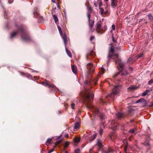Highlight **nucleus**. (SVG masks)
Returning a JSON list of instances; mask_svg holds the SVG:
<instances>
[{
  "label": "nucleus",
  "mask_w": 153,
  "mask_h": 153,
  "mask_svg": "<svg viewBox=\"0 0 153 153\" xmlns=\"http://www.w3.org/2000/svg\"><path fill=\"white\" fill-rule=\"evenodd\" d=\"M98 80V78H96L94 80H86L85 82L84 88L85 90V103L87 107L92 111L94 115L100 117L102 120H103L105 119V116L101 112V110L99 108H97L91 104V102L93 99L94 95L92 91H90L89 90L91 87V85L92 83L95 85L96 84Z\"/></svg>",
  "instance_id": "nucleus-1"
},
{
  "label": "nucleus",
  "mask_w": 153,
  "mask_h": 153,
  "mask_svg": "<svg viewBox=\"0 0 153 153\" xmlns=\"http://www.w3.org/2000/svg\"><path fill=\"white\" fill-rule=\"evenodd\" d=\"M128 73L126 71H125L123 73L121 74L120 76L121 77L120 79H117V81H119V82H116L117 83L119 84V85H116L112 89V92L110 94L107 96V97H110L111 99H113L114 96L117 95L120 93V92L121 89H122V85H120V83H122L123 84L125 85L127 84L128 83L127 82H124L125 80L127 79V76Z\"/></svg>",
  "instance_id": "nucleus-2"
},
{
  "label": "nucleus",
  "mask_w": 153,
  "mask_h": 153,
  "mask_svg": "<svg viewBox=\"0 0 153 153\" xmlns=\"http://www.w3.org/2000/svg\"><path fill=\"white\" fill-rule=\"evenodd\" d=\"M16 26L17 27V30L14 32L10 34V39H12L18 34H20L22 39L25 42L29 41L30 38L29 33L26 30L25 27L23 25H21L18 27L16 24Z\"/></svg>",
  "instance_id": "nucleus-3"
},
{
  "label": "nucleus",
  "mask_w": 153,
  "mask_h": 153,
  "mask_svg": "<svg viewBox=\"0 0 153 153\" xmlns=\"http://www.w3.org/2000/svg\"><path fill=\"white\" fill-rule=\"evenodd\" d=\"M108 51L109 53L108 55V60L106 62L107 65H108L109 62L112 57H114L113 59L115 60L116 63L118 64V66L119 67V71H121L123 68L124 64L121 62L120 59L119 58L118 54L114 53V50L112 46L109 48Z\"/></svg>",
  "instance_id": "nucleus-4"
},
{
  "label": "nucleus",
  "mask_w": 153,
  "mask_h": 153,
  "mask_svg": "<svg viewBox=\"0 0 153 153\" xmlns=\"http://www.w3.org/2000/svg\"><path fill=\"white\" fill-rule=\"evenodd\" d=\"M116 117L115 120H113L111 123V125L112 126V128H114V129H116L117 127V123H116V121H117V120H120L123 117V114L122 113L118 112L116 114Z\"/></svg>",
  "instance_id": "nucleus-5"
},
{
  "label": "nucleus",
  "mask_w": 153,
  "mask_h": 153,
  "mask_svg": "<svg viewBox=\"0 0 153 153\" xmlns=\"http://www.w3.org/2000/svg\"><path fill=\"white\" fill-rule=\"evenodd\" d=\"M87 68L88 71L86 73V76L88 77L89 75H90L91 73L94 71V68L93 65L91 63L88 64L87 65Z\"/></svg>",
  "instance_id": "nucleus-6"
},
{
  "label": "nucleus",
  "mask_w": 153,
  "mask_h": 153,
  "mask_svg": "<svg viewBox=\"0 0 153 153\" xmlns=\"http://www.w3.org/2000/svg\"><path fill=\"white\" fill-rule=\"evenodd\" d=\"M97 134L94 133L92 135L90 134L89 135H84V137L85 138L87 142H91L96 137Z\"/></svg>",
  "instance_id": "nucleus-7"
},
{
  "label": "nucleus",
  "mask_w": 153,
  "mask_h": 153,
  "mask_svg": "<svg viewBox=\"0 0 153 153\" xmlns=\"http://www.w3.org/2000/svg\"><path fill=\"white\" fill-rule=\"evenodd\" d=\"M62 39L63 40L66 53L69 57H71L72 56L71 52L68 50L66 48V44L67 42V36L65 35H64L62 37Z\"/></svg>",
  "instance_id": "nucleus-8"
},
{
  "label": "nucleus",
  "mask_w": 153,
  "mask_h": 153,
  "mask_svg": "<svg viewBox=\"0 0 153 153\" xmlns=\"http://www.w3.org/2000/svg\"><path fill=\"white\" fill-rule=\"evenodd\" d=\"M87 15V16L88 17V22H89V27H90V28L91 29H92V28H93V27L94 25V21L93 20V21H92V22L91 23H90V21H91L90 20V15L88 13Z\"/></svg>",
  "instance_id": "nucleus-9"
},
{
  "label": "nucleus",
  "mask_w": 153,
  "mask_h": 153,
  "mask_svg": "<svg viewBox=\"0 0 153 153\" xmlns=\"http://www.w3.org/2000/svg\"><path fill=\"white\" fill-rule=\"evenodd\" d=\"M96 25V28L97 30V32L99 34H102V33H101L100 32V28L101 27V22L100 21H99L98 22Z\"/></svg>",
  "instance_id": "nucleus-10"
},
{
  "label": "nucleus",
  "mask_w": 153,
  "mask_h": 153,
  "mask_svg": "<svg viewBox=\"0 0 153 153\" xmlns=\"http://www.w3.org/2000/svg\"><path fill=\"white\" fill-rule=\"evenodd\" d=\"M42 84H44V85L45 86H48V87H51L53 88L54 89L56 88L54 85H51L48 82H43L42 83Z\"/></svg>",
  "instance_id": "nucleus-11"
},
{
  "label": "nucleus",
  "mask_w": 153,
  "mask_h": 153,
  "mask_svg": "<svg viewBox=\"0 0 153 153\" xmlns=\"http://www.w3.org/2000/svg\"><path fill=\"white\" fill-rule=\"evenodd\" d=\"M117 0H111V6L113 8L117 6Z\"/></svg>",
  "instance_id": "nucleus-12"
},
{
  "label": "nucleus",
  "mask_w": 153,
  "mask_h": 153,
  "mask_svg": "<svg viewBox=\"0 0 153 153\" xmlns=\"http://www.w3.org/2000/svg\"><path fill=\"white\" fill-rule=\"evenodd\" d=\"M105 128V126L104 125L103 122L102 121V123L101 124L100 126V128L99 131V133L100 135H101L103 132V128Z\"/></svg>",
  "instance_id": "nucleus-13"
},
{
  "label": "nucleus",
  "mask_w": 153,
  "mask_h": 153,
  "mask_svg": "<svg viewBox=\"0 0 153 153\" xmlns=\"http://www.w3.org/2000/svg\"><path fill=\"white\" fill-rule=\"evenodd\" d=\"M57 28H58V29L59 31V33H60V35L61 36L62 38L63 36L65 35L67 36L66 33H64V34H62V30L61 28L59 25H58V24L57 25Z\"/></svg>",
  "instance_id": "nucleus-14"
},
{
  "label": "nucleus",
  "mask_w": 153,
  "mask_h": 153,
  "mask_svg": "<svg viewBox=\"0 0 153 153\" xmlns=\"http://www.w3.org/2000/svg\"><path fill=\"white\" fill-rule=\"evenodd\" d=\"M53 17L54 19L55 22L56 24L57 25L58 22V19L57 16L56 15H53Z\"/></svg>",
  "instance_id": "nucleus-15"
},
{
  "label": "nucleus",
  "mask_w": 153,
  "mask_h": 153,
  "mask_svg": "<svg viewBox=\"0 0 153 153\" xmlns=\"http://www.w3.org/2000/svg\"><path fill=\"white\" fill-rule=\"evenodd\" d=\"M146 102V100L143 99H140L136 102V103H141Z\"/></svg>",
  "instance_id": "nucleus-16"
},
{
  "label": "nucleus",
  "mask_w": 153,
  "mask_h": 153,
  "mask_svg": "<svg viewBox=\"0 0 153 153\" xmlns=\"http://www.w3.org/2000/svg\"><path fill=\"white\" fill-rule=\"evenodd\" d=\"M71 69L73 72L75 74H76L77 72V68L76 66H72Z\"/></svg>",
  "instance_id": "nucleus-17"
},
{
  "label": "nucleus",
  "mask_w": 153,
  "mask_h": 153,
  "mask_svg": "<svg viewBox=\"0 0 153 153\" xmlns=\"http://www.w3.org/2000/svg\"><path fill=\"white\" fill-rule=\"evenodd\" d=\"M96 144L99 146V148L98 149L99 150H100L101 147L102 146V143L99 139H98L97 140V142Z\"/></svg>",
  "instance_id": "nucleus-18"
},
{
  "label": "nucleus",
  "mask_w": 153,
  "mask_h": 153,
  "mask_svg": "<svg viewBox=\"0 0 153 153\" xmlns=\"http://www.w3.org/2000/svg\"><path fill=\"white\" fill-rule=\"evenodd\" d=\"M152 90L151 89L150 90H146L144 92H143V93H142V95L143 96H146L147 94H148V92H149L151 91Z\"/></svg>",
  "instance_id": "nucleus-19"
},
{
  "label": "nucleus",
  "mask_w": 153,
  "mask_h": 153,
  "mask_svg": "<svg viewBox=\"0 0 153 153\" xmlns=\"http://www.w3.org/2000/svg\"><path fill=\"white\" fill-rule=\"evenodd\" d=\"M79 123L78 122H76L74 127V129H77L79 127Z\"/></svg>",
  "instance_id": "nucleus-20"
},
{
  "label": "nucleus",
  "mask_w": 153,
  "mask_h": 153,
  "mask_svg": "<svg viewBox=\"0 0 153 153\" xmlns=\"http://www.w3.org/2000/svg\"><path fill=\"white\" fill-rule=\"evenodd\" d=\"M113 152V150L111 149H109L106 151H105L103 153H112Z\"/></svg>",
  "instance_id": "nucleus-21"
},
{
  "label": "nucleus",
  "mask_w": 153,
  "mask_h": 153,
  "mask_svg": "<svg viewBox=\"0 0 153 153\" xmlns=\"http://www.w3.org/2000/svg\"><path fill=\"white\" fill-rule=\"evenodd\" d=\"M0 5L4 9V17L5 18H7V15H6V11L4 10V8L2 5V4L1 3V1H0Z\"/></svg>",
  "instance_id": "nucleus-22"
},
{
  "label": "nucleus",
  "mask_w": 153,
  "mask_h": 153,
  "mask_svg": "<svg viewBox=\"0 0 153 153\" xmlns=\"http://www.w3.org/2000/svg\"><path fill=\"white\" fill-rule=\"evenodd\" d=\"M74 140L75 143H78L79 142L80 139L79 138H74Z\"/></svg>",
  "instance_id": "nucleus-23"
},
{
  "label": "nucleus",
  "mask_w": 153,
  "mask_h": 153,
  "mask_svg": "<svg viewBox=\"0 0 153 153\" xmlns=\"http://www.w3.org/2000/svg\"><path fill=\"white\" fill-rule=\"evenodd\" d=\"M143 144L145 146H148V147H149V144L147 140H146L143 143Z\"/></svg>",
  "instance_id": "nucleus-24"
},
{
  "label": "nucleus",
  "mask_w": 153,
  "mask_h": 153,
  "mask_svg": "<svg viewBox=\"0 0 153 153\" xmlns=\"http://www.w3.org/2000/svg\"><path fill=\"white\" fill-rule=\"evenodd\" d=\"M137 88V87H136L134 86H132L130 87H129L127 88L128 90H132L134 89H135Z\"/></svg>",
  "instance_id": "nucleus-25"
},
{
  "label": "nucleus",
  "mask_w": 153,
  "mask_h": 153,
  "mask_svg": "<svg viewBox=\"0 0 153 153\" xmlns=\"http://www.w3.org/2000/svg\"><path fill=\"white\" fill-rule=\"evenodd\" d=\"M99 9L100 10V13L101 15H103L104 13V10L102 8H99Z\"/></svg>",
  "instance_id": "nucleus-26"
},
{
  "label": "nucleus",
  "mask_w": 153,
  "mask_h": 153,
  "mask_svg": "<svg viewBox=\"0 0 153 153\" xmlns=\"http://www.w3.org/2000/svg\"><path fill=\"white\" fill-rule=\"evenodd\" d=\"M143 54H140L138 55L137 56H135L136 59H135V60H136L137 59L142 57L143 56Z\"/></svg>",
  "instance_id": "nucleus-27"
},
{
  "label": "nucleus",
  "mask_w": 153,
  "mask_h": 153,
  "mask_svg": "<svg viewBox=\"0 0 153 153\" xmlns=\"http://www.w3.org/2000/svg\"><path fill=\"white\" fill-rule=\"evenodd\" d=\"M136 59V57H134V58H131L130 57L129 58L128 60V62H130L131 61H132L133 60L134 61L136 60H135V59Z\"/></svg>",
  "instance_id": "nucleus-28"
},
{
  "label": "nucleus",
  "mask_w": 153,
  "mask_h": 153,
  "mask_svg": "<svg viewBox=\"0 0 153 153\" xmlns=\"http://www.w3.org/2000/svg\"><path fill=\"white\" fill-rule=\"evenodd\" d=\"M148 16L149 19L153 21V16L151 14L148 15Z\"/></svg>",
  "instance_id": "nucleus-29"
},
{
  "label": "nucleus",
  "mask_w": 153,
  "mask_h": 153,
  "mask_svg": "<svg viewBox=\"0 0 153 153\" xmlns=\"http://www.w3.org/2000/svg\"><path fill=\"white\" fill-rule=\"evenodd\" d=\"M53 138V137H52L51 138H48L47 139V143H51V140Z\"/></svg>",
  "instance_id": "nucleus-30"
},
{
  "label": "nucleus",
  "mask_w": 153,
  "mask_h": 153,
  "mask_svg": "<svg viewBox=\"0 0 153 153\" xmlns=\"http://www.w3.org/2000/svg\"><path fill=\"white\" fill-rule=\"evenodd\" d=\"M120 74V72H118L116 74H115L114 76V78H115L117 76H119Z\"/></svg>",
  "instance_id": "nucleus-31"
},
{
  "label": "nucleus",
  "mask_w": 153,
  "mask_h": 153,
  "mask_svg": "<svg viewBox=\"0 0 153 153\" xmlns=\"http://www.w3.org/2000/svg\"><path fill=\"white\" fill-rule=\"evenodd\" d=\"M152 83H153V79H152L149 81L148 82V84L149 85H151Z\"/></svg>",
  "instance_id": "nucleus-32"
},
{
  "label": "nucleus",
  "mask_w": 153,
  "mask_h": 153,
  "mask_svg": "<svg viewBox=\"0 0 153 153\" xmlns=\"http://www.w3.org/2000/svg\"><path fill=\"white\" fill-rule=\"evenodd\" d=\"M135 132V131L134 129H132L130 130L129 131V132L131 133V134H133Z\"/></svg>",
  "instance_id": "nucleus-33"
},
{
  "label": "nucleus",
  "mask_w": 153,
  "mask_h": 153,
  "mask_svg": "<svg viewBox=\"0 0 153 153\" xmlns=\"http://www.w3.org/2000/svg\"><path fill=\"white\" fill-rule=\"evenodd\" d=\"M75 106V104L74 103H72L71 104V108L73 109H74L75 108H74Z\"/></svg>",
  "instance_id": "nucleus-34"
},
{
  "label": "nucleus",
  "mask_w": 153,
  "mask_h": 153,
  "mask_svg": "<svg viewBox=\"0 0 153 153\" xmlns=\"http://www.w3.org/2000/svg\"><path fill=\"white\" fill-rule=\"evenodd\" d=\"M111 29H112V30H111V32H112V30H115V25H112Z\"/></svg>",
  "instance_id": "nucleus-35"
},
{
  "label": "nucleus",
  "mask_w": 153,
  "mask_h": 153,
  "mask_svg": "<svg viewBox=\"0 0 153 153\" xmlns=\"http://www.w3.org/2000/svg\"><path fill=\"white\" fill-rule=\"evenodd\" d=\"M75 153H80V150L79 149H76L75 150Z\"/></svg>",
  "instance_id": "nucleus-36"
},
{
  "label": "nucleus",
  "mask_w": 153,
  "mask_h": 153,
  "mask_svg": "<svg viewBox=\"0 0 153 153\" xmlns=\"http://www.w3.org/2000/svg\"><path fill=\"white\" fill-rule=\"evenodd\" d=\"M112 39L113 41V42H114L115 43V42H117L116 40H115V38L113 36V34L112 35Z\"/></svg>",
  "instance_id": "nucleus-37"
},
{
  "label": "nucleus",
  "mask_w": 153,
  "mask_h": 153,
  "mask_svg": "<svg viewBox=\"0 0 153 153\" xmlns=\"http://www.w3.org/2000/svg\"><path fill=\"white\" fill-rule=\"evenodd\" d=\"M98 4L99 8H100V7L102 5V2L101 1H100L99 3Z\"/></svg>",
  "instance_id": "nucleus-38"
},
{
  "label": "nucleus",
  "mask_w": 153,
  "mask_h": 153,
  "mask_svg": "<svg viewBox=\"0 0 153 153\" xmlns=\"http://www.w3.org/2000/svg\"><path fill=\"white\" fill-rule=\"evenodd\" d=\"M33 13L35 16H36L35 14H36L37 16L38 15L39 13L38 12L36 11H34L33 12Z\"/></svg>",
  "instance_id": "nucleus-39"
},
{
  "label": "nucleus",
  "mask_w": 153,
  "mask_h": 153,
  "mask_svg": "<svg viewBox=\"0 0 153 153\" xmlns=\"http://www.w3.org/2000/svg\"><path fill=\"white\" fill-rule=\"evenodd\" d=\"M128 70L130 72L132 71L133 70V68L132 67H129L128 68Z\"/></svg>",
  "instance_id": "nucleus-40"
},
{
  "label": "nucleus",
  "mask_w": 153,
  "mask_h": 153,
  "mask_svg": "<svg viewBox=\"0 0 153 153\" xmlns=\"http://www.w3.org/2000/svg\"><path fill=\"white\" fill-rule=\"evenodd\" d=\"M91 7H89L88 8V13L87 14H88V13L89 14V13H88L89 12V11H91Z\"/></svg>",
  "instance_id": "nucleus-41"
},
{
  "label": "nucleus",
  "mask_w": 153,
  "mask_h": 153,
  "mask_svg": "<svg viewBox=\"0 0 153 153\" xmlns=\"http://www.w3.org/2000/svg\"><path fill=\"white\" fill-rule=\"evenodd\" d=\"M54 149H51L50 151L48 152V153H51L54 151Z\"/></svg>",
  "instance_id": "nucleus-42"
},
{
  "label": "nucleus",
  "mask_w": 153,
  "mask_h": 153,
  "mask_svg": "<svg viewBox=\"0 0 153 153\" xmlns=\"http://www.w3.org/2000/svg\"><path fill=\"white\" fill-rule=\"evenodd\" d=\"M57 139H61L60 140H62V135H60L59 137Z\"/></svg>",
  "instance_id": "nucleus-43"
},
{
  "label": "nucleus",
  "mask_w": 153,
  "mask_h": 153,
  "mask_svg": "<svg viewBox=\"0 0 153 153\" xmlns=\"http://www.w3.org/2000/svg\"><path fill=\"white\" fill-rule=\"evenodd\" d=\"M94 38V37L93 36H91L90 37V40L92 41Z\"/></svg>",
  "instance_id": "nucleus-44"
},
{
  "label": "nucleus",
  "mask_w": 153,
  "mask_h": 153,
  "mask_svg": "<svg viewBox=\"0 0 153 153\" xmlns=\"http://www.w3.org/2000/svg\"><path fill=\"white\" fill-rule=\"evenodd\" d=\"M65 137H66L68 138L69 137L68 134V133H66L65 134Z\"/></svg>",
  "instance_id": "nucleus-45"
},
{
  "label": "nucleus",
  "mask_w": 153,
  "mask_h": 153,
  "mask_svg": "<svg viewBox=\"0 0 153 153\" xmlns=\"http://www.w3.org/2000/svg\"><path fill=\"white\" fill-rule=\"evenodd\" d=\"M61 141V140H58V141H57L56 142V143L57 144H58L59 143H60V142Z\"/></svg>",
  "instance_id": "nucleus-46"
},
{
  "label": "nucleus",
  "mask_w": 153,
  "mask_h": 153,
  "mask_svg": "<svg viewBox=\"0 0 153 153\" xmlns=\"http://www.w3.org/2000/svg\"><path fill=\"white\" fill-rule=\"evenodd\" d=\"M94 5L95 7H97V4L96 3V2L94 3Z\"/></svg>",
  "instance_id": "nucleus-47"
},
{
  "label": "nucleus",
  "mask_w": 153,
  "mask_h": 153,
  "mask_svg": "<svg viewBox=\"0 0 153 153\" xmlns=\"http://www.w3.org/2000/svg\"><path fill=\"white\" fill-rule=\"evenodd\" d=\"M101 101L102 102L103 104H105V102L104 101V100L102 99H101Z\"/></svg>",
  "instance_id": "nucleus-48"
},
{
  "label": "nucleus",
  "mask_w": 153,
  "mask_h": 153,
  "mask_svg": "<svg viewBox=\"0 0 153 153\" xmlns=\"http://www.w3.org/2000/svg\"><path fill=\"white\" fill-rule=\"evenodd\" d=\"M143 19H140V20H139V22L140 23L141 22H142V21H143Z\"/></svg>",
  "instance_id": "nucleus-49"
},
{
  "label": "nucleus",
  "mask_w": 153,
  "mask_h": 153,
  "mask_svg": "<svg viewBox=\"0 0 153 153\" xmlns=\"http://www.w3.org/2000/svg\"><path fill=\"white\" fill-rule=\"evenodd\" d=\"M10 1H10V0H9L8 1V2H9V3H11L13 1V0H10Z\"/></svg>",
  "instance_id": "nucleus-50"
},
{
  "label": "nucleus",
  "mask_w": 153,
  "mask_h": 153,
  "mask_svg": "<svg viewBox=\"0 0 153 153\" xmlns=\"http://www.w3.org/2000/svg\"><path fill=\"white\" fill-rule=\"evenodd\" d=\"M52 1L53 3H55L56 2L55 0H52Z\"/></svg>",
  "instance_id": "nucleus-51"
},
{
  "label": "nucleus",
  "mask_w": 153,
  "mask_h": 153,
  "mask_svg": "<svg viewBox=\"0 0 153 153\" xmlns=\"http://www.w3.org/2000/svg\"><path fill=\"white\" fill-rule=\"evenodd\" d=\"M107 13H108V11H105V12H104V14H106Z\"/></svg>",
  "instance_id": "nucleus-52"
},
{
  "label": "nucleus",
  "mask_w": 153,
  "mask_h": 153,
  "mask_svg": "<svg viewBox=\"0 0 153 153\" xmlns=\"http://www.w3.org/2000/svg\"><path fill=\"white\" fill-rule=\"evenodd\" d=\"M57 8H58V9H60V6H59V5H57Z\"/></svg>",
  "instance_id": "nucleus-53"
},
{
  "label": "nucleus",
  "mask_w": 153,
  "mask_h": 153,
  "mask_svg": "<svg viewBox=\"0 0 153 153\" xmlns=\"http://www.w3.org/2000/svg\"><path fill=\"white\" fill-rule=\"evenodd\" d=\"M101 70L102 71L104 70V68L103 67H102L101 68Z\"/></svg>",
  "instance_id": "nucleus-54"
},
{
  "label": "nucleus",
  "mask_w": 153,
  "mask_h": 153,
  "mask_svg": "<svg viewBox=\"0 0 153 153\" xmlns=\"http://www.w3.org/2000/svg\"><path fill=\"white\" fill-rule=\"evenodd\" d=\"M68 144H66L65 145V146L66 147H67Z\"/></svg>",
  "instance_id": "nucleus-55"
},
{
  "label": "nucleus",
  "mask_w": 153,
  "mask_h": 153,
  "mask_svg": "<svg viewBox=\"0 0 153 153\" xmlns=\"http://www.w3.org/2000/svg\"><path fill=\"white\" fill-rule=\"evenodd\" d=\"M92 151V149H90L89 150V152H91Z\"/></svg>",
  "instance_id": "nucleus-56"
},
{
  "label": "nucleus",
  "mask_w": 153,
  "mask_h": 153,
  "mask_svg": "<svg viewBox=\"0 0 153 153\" xmlns=\"http://www.w3.org/2000/svg\"><path fill=\"white\" fill-rule=\"evenodd\" d=\"M104 0V1H108V0Z\"/></svg>",
  "instance_id": "nucleus-57"
},
{
  "label": "nucleus",
  "mask_w": 153,
  "mask_h": 153,
  "mask_svg": "<svg viewBox=\"0 0 153 153\" xmlns=\"http://www.w3.org/2000/svg\"><path fill=\"white\" fill-rule=\"evenodd\" d=\"M65 153H68V152L67 151H65Z\"/></svg>",
  "instance_id": "nucleus-58"
},
{
  "label": "nucleus",
  "mask_w": 153,
  "mask_h": 153,
  "mask_svg": "<svg viewBox=\"0 0 153 153\" xmlns=\"http://www.w3.org/2000/svg\"><path fill=\"white\" fill-rule=\"evenodd\" d=\"M31 76V75L30 74H29V76L30 77Z\"/></svg>",
  "instance_id": "nucleus-59"
},
{
  "label": "nucleus",
  "mask_w": 153,
  "mask_h": 153,
  "mask_svg": "<svg viewBox=\"0 0 153 153\" xmlns=\"http://www.w3.org/2000/svg\"><path fill=\"white\" fill-rule=\"evenodd\" d=\"M59 113H61V112L60 111H59Z\"/></svg>",
  "instance_id": "nucleus-60"
},
{
  "label": "nucleus",
  "mask_w": 153,
  "mask_h": 153,
  "mask_svg": "<svg viewBox=\"0 0 153 153\" xmlns=\"http://www.w3.org/2000/svg\"><path fill=\"white\" fill-rule=\"evenodd\" d=\"M91 75H90V78H91Z\"/></svg>",
  "instance_id": "nucleus-61"
},
{
  "label": "nucleus",
  "mask_w": 153,
  "mask_h": 153,
  "mask_svg": "<svg viewBox=\"0 0 153 153\" xmlns=\"http://www.w3.org/2000/svg\"><path fill=\"white\" fill-rule=\"evenodd\" d=\"M23 74V73H22V74Z\"/></svg>",
  "instance_id": "nucleus-62"
},
{
  "label": "nucleus",
  "mask_w": 153,
  "mask_h": 153,
  "mask_svg": "<svg viewBox=\"0 0 153 153\" xmlns=\"http://www.w3.org/2000/svg\"><path fill=\"white\" fill-rule=\"evenodd\" d=\"M152 105H153V104H152Z\"/></svg>",
  "instance_id": "nucleus-63"
}]
</instances>
